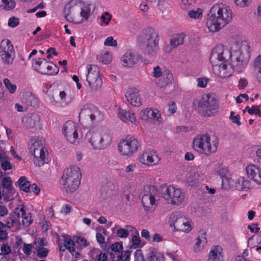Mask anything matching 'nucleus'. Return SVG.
Returning <instances> with one entry per match:
<instances>
[{"label": "nucleus", "mask_w": 261, "mask_h": 261, "mask_svg": "<svg viewBox=\"0 0 261 261\" xmlns=\"http://www.w3.org/2000/svg\"><path fill=\"white\" fill-rule=\"evenodd\" d=\"M232 12L222 3L213 6L208 14L206 26L211 32H217L231 21Z\"/></svg>", "instance_id": "obj_1"}, {"label": "nucleus", "mask_w": 261, "mask_h": 261, "mask_svg": "<svg viewBox=\"0 0 261 261\" xmlns=\"http://www.w3.org/2000/svg\"><path fill=\"white\" fill-rule=\"evenodd\" d=\"M159 34L152 28L144 29L137 37V42L142 49L143 53L150 57L154 56L159 49Z\"/></svg>", "instance_id": "obj_2"}, {"label": "nucleus", "mask_w": 261, "mask_h": 261, "mask_svg": "<svg viewBox=\"0 0 261 261\" xmlns=\"http://www.w3.org/2000/svg\"><path fill=\"white\" fill-rule=\"evenodd\" d=\"M193 105L198 114L202 117L214 116L219 108L217 99L211 94H204L200 98L194 99Z\"/></svg>", "instance_id": "obj_3"}, {"label": "nucleus", "mask_w": 261, "mask_h": 261, "mask_svg": "<svg viewBox=\"0 0 261 261\" xmlns=\"http://www.w3.org/2000/svg\"><path fill=\"white\" fill-rule=\"evenodd\" d=\"M82 178V173L77 166H72L63 171L62 176L63 190L67 193H71L78 189Z\"/></svg>", "instance_id": "obj_4"}, {"label": "nucleus", "mask_w": 261, "mask_h": 261, "mask_svg": "<svg viewBox=\"0 0 261 261\" xmlns=\"http://www.w3.org/2000/svg\"><path fill=\"white\" fill-rule=\"evenodd\" d=\"M92 146L96 149H103L111 143L112 139L110 130L106 128H99L96 131L89 132L86 134Z\"/></svg>", "instance_id": "obj_5"}, {"label": "nucleus", "mask_w": 261, "mask_h": 261, "mask_svg": "<svg viewBox=\"0 0 261 261\" xmlns=\"http://www.w3.org/2000/svg\"><path fill=\"white\" fill-rule=\"evenodd\" d=\"M231 56L228 49H225L222 44L217 45L212 51L210 61L212 67L221 63H228Z\"/></svg>", "instance_id": "obj_6"}, {"label": "nucleus", "mask_w": 261, "mask_h": 261, "mask_svg": "<svg viewBox=\"0 0 261 261\" xmlns=\"http://www.w3.org/2000/svg\"><path fill=\"white\" fill-rule=\"evenodd\" d=\"M162 197L168 203L172 205H179L184 200L185 194L180 189L175 188L173 186L166 187L163 189Z\"/></svg>", "instance_id": "obj_7"}, {"label": "nucleus", "mask_w": 261, "mask_h": 261, "mask_svg": "<svg viewBox=\"0 0 261 261\" xmlns=\"http://www.w3.org/2000/svg\"><path fill=\"white\" fill-rule=\"evenodd\" d=\"M139 146V142L136 138L132 136H127L125 139L120 141L118 148L122 154L130 156L138 150Z\"/></svg>", "instance_id": "obj_8"}, {"label": "nucleus", "mask_w": 261, "mask_h": 261, "mask_svg": "<svg viewBox=\"0 0 261 261\" xmlns=\"http://www.w3.org/2000/svg\"><path fill=\"white\" fill-rule=\"evenodd\" d=\"M81 5V0H71L65 5L64 15L67 21L73 23H80L77 18Z\"/></svg>", "instance_id": "obj_9"}, {"label": "nucleus", "mask_w": 261, "mask_h": 261, "mask_svg": "<svg viewBox=\"0 0 261 261\" xmlns=\"http://www.w3.org/2000/svg\"><path fill=\"white\" fill-rule=\"evenodd\" d=\"M170 225H173L174 228L178 231L188 232L192 228L189 220L179 212L170 215Z\"/></svg>", "instance_id": "obj_10"}, {"label": "nucleus", "mask_w": 261, "mask_h": 261, "mask_svg": "<svg viewBox=\"0 0 261 261\" xmlns=\"http://www.w3.org/2000/svg\"><path fill=\"white\" fill-rule=\"evenodd\" d=\"M80 119L88 120L92 122H98L102 119L100 111L93 105L89 104L84 106L79 114Z\"/></svg>", "instance_id": "obj_11"}, {"label": "nucleus", "mask_w": 261, "mask_h": 261, "mask_svg": "<svg viewBox=\"0 0 261 261\" xmlns=\"http://www.w3.org/2000/svg\"><path fill=\"white\" fill-rule=\"evenodd\" d=\"M156 194L157 190L153 186H149L145 189L142 202L145 210L149 211L150 206L155 204V196Z\"/></svg>", "instance_id": "obj_12"}, {"label": "nucleus", "mask_w": 261, "mask_h": 261, "mask_svg": "<svg viewBox=\"0 0 261 261\" xmlns=\"http://www.w3.org/2000/svg\"><path fill=\"white\" fill-rule=\"evenodd\" d=\"M63 133L68 142L72 144L78 142L77 129L73 121H68L64 124L63 126Z\"/></svg>", "instance_id": "obj_13"}, {"label": "nucleus", "mask_w": 261, "mask_h": 261, "mask_svg": "<svg viewBox=\"0 0 261 261\" xmlns=\"http://www.w3.org/2000/svg\"><path fill=\"white\" fill-rule=\"evenodd\" d=\"M234 69V67L230 61L228 63H221L219 65H215L212 67L213 73L223 79L231 76Z\"/></svg>", "instance_id": "obj_14"}, {"label": "nucleus", "mask_w": 261, "mask_h": 261, "mask_svg": "<svg viewBox=\"0 0 261 261\" xmlns=\"http://www.w3.org/2000/svg\"><path fill=\"white\" fill-rule=\"evenodd\" d=\"M249 60L248 55L247 53H244L243 50L238 53V55L232 56L230 62L236 70L240 72L246 66Z\"/></svg>", "instance_id": "obj_15"}, {"label": "nucleus", "mask_w": 261, "mask_h": 261, "mask_svg": "<svg viewBox=\"0 0 261 261\" xmlns=\"http://www.w3.org/2000/svg\"><path fill=\"white\" fill-rule=\"evenodd\" d=\"M206 134L197 135L193 141V148L198 152L208 156Z\"/></svg>", "instance_id": "obj_16"}, {"label": "nucleus", "mask_w": 261, "mask_h": 261, "mask_svg": "<svg viewBox=\"0 0 261 261\" xmlns=\"http://www.w3.org/2000/svg\"><path fill=\"white\" fill-rule=\"evenodd\" d=\"M214 170L221 177L223 187L226 188L231 185L232 179L230 177V174L226 167L218 164L215 166Z\"/></svg>", "instance_id": "obj_17"}, {"label": "nucleus", "mask_w": 261, "mask_h": 261, "mask_svg": "<svg viewBox=\"0 0 261 261\" xmlns=\"http://www.w3.org/2000/svg\"><path fill=\"white\" fill-rule=\"evenodd\" d=\"M206 140L205 141L208 150V152H208V156H210L212 153L216 152L219 143V139L215 133L212 132L206 133Z\"/></svg>", "instance_id": "obj_18"}, {"label": "nucleus", "mask_w": 261, "mask_h": 261, "mask_svg": "<svg viewBox=\"0 0 261 261\" xmlns=\"http://www.w3.org/2000/svg\"><path fill=\"white\" fill-rule=\"evenodd\" d=\"M40 122V118L36 114H29L23 116L22 119L23 125L28 129L33 128L39 126Z\"/></svg>", "instance_id": "obj_19"}, {"label": "nucleus", "mask_w": 261, "mask_h": 261, "mask_svg": "<svg viewBox=\"0 0 261 261\" xmlns=\"http://www.w3.org/2000/svg\"><path fill=\"white\" fill-rule=\"evenodd\" d=\"M47 152L45 148L42 149H37L35 152L30 151V153L34 156L33 161L36 166L40 167L48 163V159L45 158V153Z\"/></svg>", "instance_id": "obj_20"}, {"label": "nucleus", "mask_w": 261, "mask_h": 261, "mask_svg": "<svg viewBox=\"0 0 261 261\" xmlns=\"http://www.w3.org/2000/svg\"><path fill=\"white\" fill-rule=\"evenodd\" d=\"M139 160L143 164L153 166L159 163L160 158L154 152H145L139 158Z\"/></svg>", "instance_id": "obj_21"}, {"label": "nucleus", "mask_w": 261, "mask_h": 261, "mask_svg": "<svg viewBox=\"0 0 261 261\" xmlns=\"http://www.w3.org/2000/svg\"><path fill=\"white\" fill-rule=\"evenodd\" d=\"M138 92L139 90L135 88H129L125 93V97L127 101L135 107H139L141 105Z\"/></svg>", "instance_id": "obj_22"}, {"label": "nucleus", "mask_w": 261, "mask_h": 261, "mask_svg": "<svg viewBox=\"0 0 261 261\" xmlns=\"http://www.w3.org/2000/svg\"><path fill=\"white\" fill-rule=\"evenodd\" d=\"M222 248L220 246H214L208 254L207 261H221L223 257Z\"/></svg>", "instance_id": "obj_23"}, {"label": "nucleus", "mask_w": 261, "mask_h": 261, "mask_svg": "<svg viewBox=\"0 0 261 261\" xmlns=\"http://www.w3.org/2000/svg\"><path fill=\"white\" fill-rule=\"evenodd\" d=\"M137 57L132 52H126L121 58L122 64L126 67H131L137 62Z\"/></svg>", "instance_id": "obj_24"}, {"label": "nucleus", "mask_w": 261, "mask_h": 261, "mask_svg": "<svg viewBox=\"0 0 261 261\" xmlns=\"http://www.w3.org/2000/svg\"><path fill=\"white\" fill-rule=\"evenodd\" d=\"M206 232L203 230L199 231L198 236L196 239V242L194 245V251L197 252L203 249V246L207 243V239L206 238Z\"/></svg>", "instance_id": "obj_25"}, {"label": "nucleus", "mask_w": 261, "mask_h": 261, "mask_svg": "<svg viewBox=\"0 0 261 261\" xmlns=\"http://www.w3.org/2000/svg\"><path fill=\"white\" fill-rule=\"evenodd\" d=\"M48 61L42 58L35 59L33 63V67L36 71L41 74H44L46 72V68Z\"/></svg>", "instance_id": "obj_26"}, {"label": "nucleus", "mask_w": 261, "mask_h": 261, "mask_svg": "<svg viewBox=\"0 0 261 261\" xmlns=\"http://www.w3.org/2000/svg\"><path fill=\"white\" fill-rule=\"evenodd\" d=\"M118 115L119 117L123 121L127 122L130 121L132 123H135L136 122V118L134 113L130 112H127L125 110L119 108L118 110Z\"/></svg>", "instance_id": "obj_27"}, {"label": "nucleus", "mask_w": 261, "mask_h": 261, "mask_svg": "<svg viewBox=\"0 0 261 261\" xmlns=\"http://www.w3.org/2000/svg\"><path fill=\"white\" fill-rule=\"evenodd\" d=\"M187 181L189 186H195L203 180V177L198 172L190 171L187 174Z\"/></svg>", "instance_id": "obj_28"}, {"label": "nucleus", "mask_w": 261, "mask_h": 261, "mask_svg": "<svg viewBox=\"0 0 261 261\" xmlns=\"http://www.w3.org/2000/svg\"><path fill=\"white\" fill-rule=\"evenodd\" d=\"M88 73L86 74V80H93L94 79L101 78L99 75V69L94 65H88L87 66Z\"/></svg>", "instance_id": "obj_29"}, {"label": "nucleus", "mask_w": 261, "mask_h": 261, "mask_svg": "<svg viewBox=\"0 0 261 261\" xmlns=\"http://www.w3.org/2000/svg\"><path fill=\"white\" fill-rule=\"evenodd\" d=\"M184 36L182 34H178L174 36L170 41V45L166 47V51L170 53L173 48L182 44L184 43Z\"/></svg>", "instance_id": "obj_30"}, {"label": "nucleus", "mask_w": 261, "mask_h": 261, "mask_svg": "<svg viewBox=\"0 0 261 261\" xmlns=\"http://www.w3.org/2000/svg\"><path fill=\"white\" fill-rule=\"evenodd\" d=\"M139 118L144 121H149L150 119L154 120L156 119L158 120L157 117V113H156L152 109H146L144 110L141 111L139 114Z\"/></svg>", "instance_id": "obj_31"}, {"label": "nucleus", "mask_w": 261, "mask_h": 261, "mask_svg": "<svg viewBox=\"0 0 261 261\" xmlns=\"http://www.w3.org/2000/svg\"><path fill=\"white\" fill-rule=\"evenodd\" d=\"M15 189H4L0 187V200L3 199L4 201L8 202L14 198Z\"/></svg>", "instance_id": "obj_32"}, {"label": "nucleus", "mask_w": 261, "mask_h": 261, "mask_svg": "<svg viewBox=\"0 0 261 261\" xmlns=\"http://www.w3.org/2000/svg\"><path fill=\"white\" fill-rule=\"evenodd\" d=\"M14 53L13 46L9 40H3L0 45V55Z\"/></svg>", "instance_id": "obj_33"}, {"label": "nucleus", "mask_w": 261, "mask_h": 261, "mask_svg": "<svg viewBox=\"0 0 261 261\" xmlns=\"http://www.w3.org/2000/svg\"><path fill=\"white\" fill-rule=\"evenodd\" d=\"M44 140L42 138L39 140L38 138H32L29 143L30 145V151H35L37 149H42L44 148L43 146Z\"/></svg>", "instance_id": "obj_34"}, {"label": "nucleus", "mask_w": 261, "mask_h": 261, "mask_svg": "<svg viewBox=\"0 0 261 261\" xmlns=\"http://www.w3.org/2000/svg\"><path fill=\"white\" fill-rule=\"evenodd\" d=\"M245 46L244 44H242L240 41H233L230 44V50H228L232 58V56L238 55V53L241 51L243 46Z\"/></svg>", "instance_id": "obj_35"}, {"label": "nucleus", "mask_w": 261, "mask_h": 261, "mask_svg": "<svg viewBox=\"0 0 261 261\" xmlns=\"http://www.w3.org/2000/svg\"><path fill=\"white\" fill-rule=\"evenodd\" d=\"M64 240V245L66 246V249H68L69 252L74 256V252L75 251V241L72 240L71 237L64 234L62 236Z\"/></svg>", "instance_id": "obj_36"}, {"label": "nucleus", "mask_w": 261, "mask_h": 261, "mask_svg": "<svg viewBox=\"0 0 261 261\" xmlns=\"http://www.w3.org/2000/svg\"><path fill=\"white\" fill-rule=\"evenodd\" d=\"M16 186H18L20 190L29 192L30 191L31 183L28 181L25 176H21L15 183Z\"/></svg>", "instance_id": "obj_37"}, {"label": "nucleus", "mask_w": 261, "mask_h": 261, "mask_svg": "<svg viewBox=\"0 0 261 261\" xmlns=\"http://www.w3.org/2000/svg\"><path fill=\"white\" fill-rule=\"evenodd\" d=\"M23 102L28 106L37 108L39 106L38 99L34 95L32 94L26 95L23 99Z\"/></svg>", "instance_id": "obj_38"}, {"label": "nucleus", "mask_w": 261, "mask_h": 261, "mask_svg": "<svg viewBox=\"0 0 261 261\" xmlns=\"http://www.w3.org/2000/svg\"><path fill=\"white\" fill-rule=\"evenodd\" d=\"M236 188L239 191L249 189L251 186L250 181L245 179L244 177L239 178L235 184Z\"/></svg>", "instance_id": "obj_39"}, {"label": "nucleus", "mask_w": 261, "mask_h": 261, "mask_svg": "<svg viewBox=\"0 0 261 261\" xmlns=\"http://www.w3.org/2000/svg\"><path fill=\"white\" fill-rule=\"evenodd\" d=\"M82 4L81 8H80V15L82 17L81 21H79L80 23L83 22L85 20H87L89 17L91 16V8L90 5L86 4L83 7Z\"/></svg>", "instance_id": "obj_40"}, {"label": "nucleus", "mask_w": 261, "mask_h": 261, "mask_svg": "<svg viewBox=\"0 0 261 261\" xmlns=\"http://www.w3.org/2000/svg\"><path fill=\"white\" fill-rule=\"evenodd\" d=\"M248 177L255 181L257 174L259 171V168L254 165H248L246 168Z\"/></svg>", "instance_id": "obj_41"}, {"label": "nucleus", "mask_w": 261, "mask_h": 261, "mask_svg": "<svg viewBox=\"0 0 261 261\" xmlns=\"http://www.w3.org/2000/svg\"><path fill=\"white\" fill-rule=\"evenodd\" d=\"M90 88L94 91L100 89L102 85L101 78L94 79L93 80L87 81Z\"/></svg>", "instance_id": "obj_42"}, {"label": "nucleus", "mask_w": 261, "mask_h": 261, "mask_svg": "<svg viewBox=\"0 0 261 261\" xmlns=\"http://www.w3.org/2000/svg\"><path fill=\"white\" fill-rule=\"evenodd\" d=\"M66 95V94L65 92L62 91L59 92V96H58V94L57 93H56L55 95L54 94L50 95L49 100L51 103L55 105L59 102L60 100H63Z\"/></svg>", "instance_id": "obj_43"}, {"label": "nucleus", "mask_w": 261, "mask_h": 261, "mask_svg": "<svg viewBox=\"0 0 261 261\" xmlns=\"http://www.w3.org/2000/svg\"><path fill=\"white\" fill-rule=\"evenodd\" d=\"M46 69V72L44 74L55 75L57 74L59 71V68L57 66L53 63H49L48 62Z\"/></svg>", "instance_id": "obj_44"}, {"label": "nucleus", "mask_w": 261, "mask_h": 261, "mask_svg": "<svg viewBox=\"0 0 261 261\" xmlns=\"http://www.w3.org/2000/svg\"><path fill=\"white\" fill-rule=\"evenodd\" d=\"M15 6L16 3L13 0H0V7H3L6 10L13 9Z\"/></svg>", "instance_id": "obj_45"}, {"label": "nucleus", "mask_w": 261, "mask_h": 261, "mask_svg": "<svg viewBox=\"0 0 261 261\" xmlns=\"http://www.w3.org/2000/svg\"><path fill=\"white\" fill-rule=\"evenodd\" d=\"M1 188H4V189H15L12 186V180L11 178L9 177H5L2 180V185L0 186Z\"/></svg>", "instance_id": "obj_46"}, {"label": "nucleus", "mask_w": 261, "mask_h": 261, "mask_svg": "<svg viewBox=\"0 0 261 261\" xmlns=\"http://www.w3.org/2000/svg\"><path fill=\"white\" fill-rule=\"evenodd\" d=\"M0 55L4 63L8 65L12 64L15 57L14 53Z\"/></svg>", "instance_id": "obj_47"}, {"label": "nucleus", "mask_w": 261, "mask_h": 261, "mask_svg": "<svg viewBox=\"0 0 261 261\" xmlns=\"http://www.w3.org/2000/svg\"><path fill=\"white\" fill-rule=\"evenodd\" d=\"M98 59L100 62L105 64H109L112 61L111 56L107 51L100 54Z\"/></svg>", "instance_id": "obj_48"}, {"label": "nucleus", "mask_w": 261, "mask_h": 261, "mask_svg": "<svg viewBox=\"0 0 261 261\" xmlns=\"http://www.w3.org/2000/svg\"><path fill=\"white\" fill-rule=\"evenodd\" d=\"M246 110L247 111L248 113L250 115H253L255 114V115H258L259 117H261V111L256 106H252L251 108H250L248 106H247L245 108V109L244 110V112H245Z\"/></svg>", "instance_id": "obj_49"}, {"label": "nucleus", "mask_w": 261, "mask_h": 261, "mask_svg": "<svg viewBox=\"0 0 261 261\" xmlns=\"http://www.w3.org/2000/svg\"><path fill=\"white\" fill-rule=\"evenodd\" d=\"M132 249H128L126 251H122L121 254L119 255L117 257L118 260H122L123 261L129 260L130 255L131 254Z\"/></svg>", "instance_id": "obj_50"}, {"label": "nucleus", "mask_w": 261, "mask_h": 261, "mask_svg": "<svg viewBox=\"0 0 261 261\" xmlns=\"http://www.w3.org/2000/svg\"><path fill=\"white\" fill-rule=\"evenodd\" d=\"M4 83L11 93H14L15 92L17 88L16 85L12 84L8 79H4Z\"/></svg>", "instance_id": "obj_51"}, {"label": "nucleus", "mask_w": 261, "mask_h": 261, "mask_svg": "<svg viewBox=\"0 0 261 261\" xmlns=\"http://www.w3.org/2000/svg\"><path fill=\"white\" fill-rule=\"evenodd\" d=\"M202 14V10L198 9L196 11L191 10L189 12V16L191 18L199 19L201 17Z\"/></svg>", "instance_id": "obj_52"}, {"label": "nucleus", "mask_w": 261, "mask_h": 261, "mask_svg": "<svg viewBox=\"0 0 261 261\" xmlns=\"http://www.w3.org/2000/svg\"><path fill=\"white\" fill-rule=\"evenodd\" d=\"M19 212H21L22 216H23L25 215V208L23 205L21 206V207L20 208V210L18 207H16L15 209V211L11 214V216H14V217L15 218L18 219L20 217V214Z\"/></svg>", "instance_id": "obj_53"}, {"label": "nucleus", "mask_w": 261, "mask_h": 261, "mask_svg": "<svg viewBox=\"0 0 261 261\" xmlns=\"http://www.w3.org/2000/svg\"><path fill=\"white\" fill-rule=\"evenodd\" d=\"M6 158L5 157H1L0 158V163L1 164V167L2 169L5 170H8L12 169V166L10 163L6 160H5Z\"/></svg>", "instance_id": "obj_54"}, {"label": "nucleus", "mask_w": 261, "mask_h": 261, "mask_svg": "<svg viewBox=\"0 0 261 261\" xmlns=\"http://www.w3.org/2000/svg\"><path fill=\"white\" fill-rule=\"evenodd\" d=\"M163 71L159 66H156L153 67L151 75L155 78H159L163 75Z\"/></svg>", "instance_id": "obj_55"}, {"label": "nucleus", "mask_w": 261, "mask_h": 261, "mask_svg": "<svg viewBox=\"0 0 261 261\" xmlns=\"http://www.w3.org/2000/svg\"><path fill=\"white\" fill-rule=\"evenodd\" d=\"M132 241L133 244L129 246V249L136 248L139 247L141 243V240L138 236L134 235L132 237Z\"/></svg>", "instance_id": "obj_56"}, {"label": "nucleus", "mask_w": 261, "mask_h": 261, "mask_svg": "<svg viewBox=\"0 0 261 261\" xmlns=\"http://www.w3.org/2000/svg\"><path fill=\"white\" fill-rule=\"evenodd\" d=\"M117 234L120 238H126L129 236V231L126 229L120 228L117 231Z\"/></svg>", "instance_id": "obj_57"}, {"label": "nucleus", "mask_w": 261, "mask_h": 261, "mask_svg": "<svg viewBox=\"0 0 261 261\" xmlns=\"http://www.w3.org/2000/svg\"><path fill=\"white\" fill-rule=\"evenodd\" d=\"M234 1L237 6L243 8L248 6L251 4L252 0H234Z\"/></svg>", "instance_id": "obj_58"}, {"label": "nucleus", "mask_w": 261, "mask_h": 261, "mask_svg": "<svg viewBox=\"0 0 261 261\" xmlns=\"http://www.w3.org/2000/svg\"><path fill=\"white\" fill-rule=\"evenodd\" d=\"M48 251V250L45 248H39L37 251V254L40 258H45L47 256Z\"/></svg>", "instance_id": "obj_59"}, {"label": "nucleus", "mask_w": 261, "mask_h": 261, "mask_svg": "<svg viewBox=\"0 0 261 261\" xmlns=\"http://www.w3.org/2000/svg\"><path fill=\"white\" fill-rule=\"evenodd\" d=\"M96 238L97 241L99 243L101 248H105L107 246L105 238L100 233L97 232L96 234Z\"/></svg>", "instance_id": "obj_60"}, {"label": "nucleus", "mask_w": 261, "mask_h": 261, "mask_svg": "<svg viewBox=\"0 0 261 261\" xmlns=\"http://www.w3.org/2000/svg\"><path fill=\"white\" fill-rule=\"evenodd\" d=\"M111 248L112 251L119 252L123 249L122 242H116L111 245Z\"/></svg>", "instance_id": "obj_61"}, {"label": "nucleus", "mask_w": 261, "mask_h": 261, "mask_svg": "<svg viewBox=\"0 0 261 261\" xmlns=\"http://www.w3.org/2000/svg\"><path fill=\"white\" fill-rule=\"evenodd\" d=\"M104 44L106 46L116 47L117 45V41L114 40L112 37H109L105 40Z\"/></svg>", "instance_id": "obj_62"}, {"label": "nucleus", "mask_w": 261, "mask_h": 261, "mask_svg": "<svg viewBox=\"0 0 261 261\" xmlns=\"http://www.w3.org/2000/svg\"><path fill=\"white\" fill-rule=\"evenodd\" d=\"M19 23V20L18 18L15 17H11L9 18L8 21V25L14 28L18 25Z\"/></svg>", "instance_id": "obj_63"}, {"label": "nucleus", "mask_w": 261, "mask_h": 261, "mask_svg": "<svg viewBox=\"0 0 261 261\" xmlns=\"http://www.w3.org/2000/svg\"><path fill=\"white\" fill-rule=\"evenodd\" d=\"M135 261H145L141 249L137 250L135 252Z\"/></svg>", "instance_id": "obj_64"}]
</instances>
